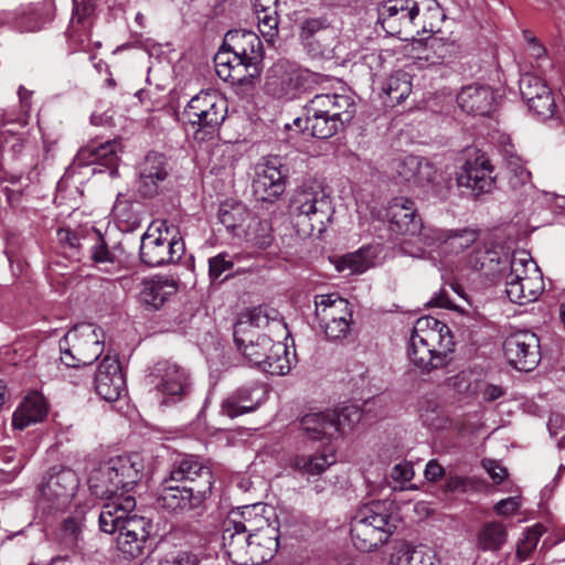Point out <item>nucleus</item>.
<instances>
[{"label": "nucleus", "instance_id": "23", "mask_svg": "<svg viewBox=\"0 0 565 565\" xmlns=\"http://www.w3.org/2000/svg\"><path fill=\"white\" fill-rule=\"evenodd\" d=\"M253 527L250 533L248 562L247 565H259L269 561L278 547L277 530L271 526L268 520L257 513L253 516Z\"/></svg>", "mask_w": 565, "mask_h": 565}, {"label": "nucleus", "instance_id": "28", "mask_svg": "<svg viewBox=\"0 0 565 565\" xmlns=\"http://www.w3.org/2000/svg\"><path fill=\"white\" fill-rule=\"evenodd\" d=\"M120 145L116 140L105 142L90 141L82 147L75 158L78 166H102L110 171V175L117 173Z\"/></svg>", "mask_w": 565, "mask_h": 565}, {"label": "nucleus", "instance_id": "18", "mask_svg": "<svg viewBox=\"0 0 565 565\" xmlns=\"http://www.w3.org/2000/svg\"><path fill=\"white\" fill-rule=\"evenodd\" d=\"M270 324L282 331L286 329V326L278 318L277 310L273 308L258 306L243 313L235 323L233 332L237 349L255 343L256 337H268L267 334L259 333L257 329L266 328Z\"/></svg>", "mask_w": 565, "mask_h": 565}, {"label": "nucleus", "instance_id": "11", "mask_svg": "<svg viewBox=\"0 0 565 565\" xmlns=\"http://www.w3.org/2000/svg\"><path fill=\"white\" fill-rule=\"evenodd\" d=\"M396 181L409 190L428 191L440 201L447 199L450 186L440 185L436 181L437 170L426 159L416 156H406L396 163Z\"/></svg>", "mask_w": 565, "mask_h": 565}, {"label": "nucleus", "instance_id": "57", "mask_svg": "<svg viewBox=\"0 0 565 565\" xmlns=\"http://www.w3.org/2000/svg\"><path fill=\"white\" fill-rule=\"evenodd\" d=\"M352 317H339L332 321L320 322L319 327L329 340L338 341L350 333Z\"/></svg>", "mask_w": 565, "mask_h": 565}, {"label": "nucleus", "instance_id": "15", "mask_svg": "<svg viewBox=\"0 0 565 565\" xmlns=\"http://www.w3.org/2000/svg\"><path fill=\"white\" fill-rule=\"evenodd\" d=\"M78 487L79 479L75 471L54 467L41 487L40 504L49 512L65 511L71 505Z\"/></svg>", "mask_w": 565, "mask_h": 565}, {"label": "nucleus", "instance_id": "33", "mask_svg": "<svg viewBox=\"0 0 565 565\" xmlns=\"http://www.w3.org/2000/svg\"><path fill=\"white\" fill-rule=\"evenodd\" d=\"M96 0H73V11L67 35L70 41L82 46L89 40Z\"/></svg>", "mask_w": 565, "mask_h": 565}, {"label": "nucleus", "instance_id": "1", "mask_svg": "<svg viewBox=\"0 0 565 565\" xmlns=\"http://www.w3.org/2000/svg\"><path fill=\"white\" fill-rule=\"evenodd\" d=\"M136 508L134 497L119 498L103 505L99 514V527L105 533L118 531L117 547L126 558H142L150 551L151 521L130 513Z\"/></svg>", "mask_w": 565, "mask_h": 565}, {"label": "nucleus", "instance_id": "2", "mask_svg": "<svg viewBox=\"0 0 565 565\" xmlns=\"http://www.w3.org/2000/svg\"><path fill=\"white\" fill-rule=\"evenodd\" d=\"M450 329L444 322L433 318H419L413 329L407 355L411 363L423 374L443 369L450 362L454 351Z\"/></svg>", "mask_w": 565, "mask_h": 565}, {"label": "nucleus", "instance_id": "38", "mask_svg": "<svg viewBox=\"0 0 565 565\" xmlns=\"http://www.w3.org/2000/svg\"><path fill=\"white\" fill-rule=\"evenodd\" d=\"M309 102L315 104L318 111H322L321 109L323 108L333 116L343 118L348 124L351 122L356 110L354 98L349 94H317Z\"/></svg>", "mask_w": 565, "mask_h": 565}, {"label": "nucleus", "instance_id": "31", "mask_svg": "<svg viewBox=\"0 0 565 565\" xmlns=\"http://www.w3.org/2000/svg\"><path fill=\"white\" fill-rule=\"evenodd\" d=\"M494 93L486 85H469L462 87L457 95L458 106L467 114L486 116L494 107Z\"/></svg>", "mask_w": 565, "mask_h": 565}, {"label": "nucleus", "instance_id": "26", "mask_svg": "<svg viewBox=\"0 0 565 565\" xmlns=\"http://www.w3.org/2000/svg\"><path fill=\"white\" fill-rule=\"evenodd\" d=\"M126 384L119 362L106 355L95 374V391L106 402H116L125 393Z\"/></svg>", "mask_w": 565, "mask_h": 565}, {"label": "nucleus", "instance_id": "42", "mask_svg": "<svg viewBox=\"0 0 565 565\" xmlns=\"http://www.w3.org/2000/svg\"><path fill=\"white\" fill-rule=\"evenodd\" d=\"M315 306L318 323L332 321L339 317H352V310L348 300L335 294L316 296Z\"/></svg>", "mask_w": 565, "mask_h": 565}, {"label": "nucleus", "instance_id": "27", "mask_svg": "<svg viewBox=\"0 0 565 565\" xmlns=\"http://www.w3.org/2000/svg\"><path fill=\"white\" fill-rule=\"evenodd\" d=\"M390 230L396 234L415 235L420 233L423 224L416 213L415 203L408 198L398 196L390 201L386 209Z\"/></svg>", "mask_w": 565, "mask_h": 565}, {"label": "nucleus", "instance_id": "47", "mask_svg": "<svg viewBox=\"0 0 565 565\" xmlns=\"http://www.w3.org/2000/svg\"><path fill=\"white\" fill-rule=\"evenodd\" d=\"M508 532L497 521L484 523L477 533V546L483 552H497L505 544Z\"/></svg>", "mask_w": 565, "mask_h": 565}, {"label": "nucleus", "instance_id": "32", "mask_svg": "<svg viewBox=\"0 0 565 565\" xmlns=\"http://www.w3.org/2000/svg\"><path fill=\"white\" fill-rule=\"evenodd\" d=\"M321 110L322 111H318L315 107V104L311 102H308L305 106V129L310 131L312 137L320 139L330 138L338 134L340 130H343L348 125L343 118L333 116L331 113L323 108Z\"/></svg>", "mask_w": 565, "mask_h": 565}, {"label": "nucleus", "instance_id": "50", "mask_svg": "<svg viewBox=\"0 0 565 565\" xmlns=\"http://www.w3.org/2000/svg\"><path fill=\"white\" fill-rule=\"evenodd\" d=\"M244 231L239 238H244L260 248H266L271 244V226L267 220H260L254 214Z\"/></svg>", "mask_w": 565, "mask_h": 565}, {"label": "nucleus", "instance_id": "3", "mask_svg": "<svg viewBox=\"0 0 565 565\" xmlns=\"http://www.w3.org/2000/svg\"><path fill=\"white\" fill-rule=\"evenodd\" d=\"M142 470L143 462L138 455L113 457L89 472L88 489L92 495L108 502L127 498L125 493L141 480Z\"/></svg>", "mask_w": 565, "mask_h": 565}, {"label": "nucleus", "instance_id": "4", "mask_svg": "<svg viewBox=\"0 0 565 565\" xmlns=\"http://www.w3.org/2000/svg\"><path fill=\"white\" fill-rule=\"evenodd\" d=\"M289 212L301 236L319 237L326 232L334 212L331 198L319 184H303L289 202Z\"/></svg>", "mask_w": 565, "mask_h": 565}, {"label": "nucleus", "instance_id": "40", "mask_svg": "<svg viewBox=\"0 0 565 565\" xmlns=\"http://www.w3.org/2000/svg\"><path fill=\"white\" fill-rule=\"evenodd\" d=\"M262 390L241 387L222 403V412L228 417H237L254 411L260 401Z\"/></svg>", "mask_w": 565, "mask_h": 565}, {"label": "nucleus", "instance_id": "48", "mask_svg": "<svg viewBox=\"0 0 565 565\" xmlns=\"http://www.w3.org/2000/svg\"><path fill=\"white\" fill-rule=\"evenodd\" d=\"M392 106L404 102L412 93L411 75L404 71H397L386 78L382 87Z\"/></svg>", "mask_w": 565, "mask_h": 565}, {"label": "nucleus", "instance_id": "64", "mask_svg": "<svg viewBox=\"0 0 565 565\" xmlns=\"http://www.w3.org/2000/svg\"><path fill=\"white\" fill-rule=\"evenodd\" d=\"M547 428L551 436L558 438V446L565 448V415L561 413H552Z\"/></svg>", "mask_w": 565, "mask_h": 565}, {"label": "nucleus", "instance_id": "37", "mask_svg": "<svg viewBox=\"0 0 565 565\" xmlns=\"http://www.w3.org/2000/svg\"><path fill=\"white\" fill-rule=\"evenodd\" d=\"M414 18L413 34L435 33L440 30L445 13L436 0H415Z\"/></svg>", "mask_w": 565, "mask_h": 565}, {"label": "nucleus", "instance_id": "8", "mask_svg": "<svg viewBox=\"0 0 565 565\" xmlns=\"http://www.w3.org/2000/svg\"><path fill=\"white\" fill-rule=\"evenodd\" d=\"M321 77L318 73L280 60L268 70L265 90L276 98L294 99L301 90L318 84Z\"/></svg>", "mask_w": 565, "mask_h": 565}, {"label": "nucleus", "instance_id": "17", "mask_svg": "<svg viewBox=\"0 0 565 565\" xmlns=\"http://www.w3.org/2000/svg\"><path fill=\"white\" fill-rule=\"evenodd\" d=\"M504 356L518 371L530 372L541 361L540 340L531 331L510 334L503 342Z\"/></svg>", "mask_w": 565, "mask_h": 565}, {"label": "nucleus", "instance_id": "29", "mask_svg": "<svg viewBox=\"0 0 565 565\" xmlns=\"http://www.w3.org/2000/svg\"><path fill=\"white\" fill-rule=\"evenodd\" d=\"M224 47L233 53V57H241L250 63L256 74V64L263 58V49L260 39L252 31L233 30L228 31L224 36Z\"/></svg>", "mask_w": 565, "mask_h": 565}, {"label": "nucleus", "instance_id": "46", "mask_svg": "<svg viewBox=\"0 0 565 565\" xmlns=\"http://www.w3.org/2000/svg\"><path fill=\"white\" fill-rule=\"evenodd\" d=\"M335 462L332 454L315 452L309 455H296L290 460V466L301 475L318 476Z\"/></svg>", "mask_w": 565, "mask_h": 565}, {"label": "nucleus", "instance_id": "39", "mask_svg": "<svg viewBox=\"0 0 565 565\" xmlns=\"http://www.w3.org/2000/svg\"><path fill=\"white\" fill-rule=\"evenodd\" d=\"M388 565H440V563L430 547L403 543L390 555Z\"/></svg>", "mask_w": 565, "mask_h": 565}, {"label": "nucleus", "instance_id": "49", "mask_svg": "<svg viewBox=\"0 0 565 565\" xmlns=\"http://www.w3.org/2000/svg\"><path fill=\"white\" fill-rule=\"evenodd\" d=\"M90 259L99 270L116 274L121 269V260L109 249L102 236L90 246Z\"/></svg>", "mask_w": 565, "mask_h": 565}, {"label": "nucleus", "instance_id": "7", "mask_svg": "<svg viewBox=\"0 0 565 565\" xmlns=\"http://www.w3.org/2000/svg\"><path fill=\"white\" fill-rule=\"evenodd\" d=\"M60 351L67 366L90 365L103 354V331L93 323L77 324L60 340Z\"/></svg>", "mask_w": 565, "mask_h": 565}, {"label": "nucleus", "instance_id": "10", "mask_svg": "<svg viewBox=\"0 0 565 565\" xmlns=\"http://www.w3.org/2000/svg\"><path fill=\"white\" fill-rule=\"evenodd\" d=\"M479 234L478 230L470 227L458 230L427 228L423 232L426 242L436 244L448 254H459L473 246L476 255H470L468 265L475 270H482L486 267L484 259L488 253L482 250L478 243Z\"/></svg>", "mask_w": 565, "mask_h": 565}, {"label": "nucleus", "instance_id": "12", "mask_svg": "<svg viewBox=\"0 0 565 565\" xmlns=\"http://www.w3.org/2000/svg\"><path fill=\"white\" fill-rule=\"evenodd\" d=\"M259 505L245 507L242 512L233 513L225 522L222 544L227 557L236 565H247L253 516Z\"/></svg>", "mask_w": 565, "mask_h": 565}, {"label": "nucleus", "instance_id": "35", "mask_svg": "<svg viewBox=\"0 0 565 565\" xmlns=\"http://www.w3.org/2000/svg\"><path fill=\"white\" fill-rule=\"evenodd\" d=\"M532 276L522 280H505V292L509 299L518 305H526L535 301L544 290L543 275L541 270H530Z\"/></svg>", "mask_w": 565, "mask_h": 565}, {"label": "nucleus", "instance_id": "44", "mask_svg": "<svg viewBox=\"0 0 565 565\" xmlns=\"http://www.w3.org/2000/svg\"><path fill=\"white\" fill-rule=\"evenodd\" d=\"M177 290V284L170 279L157 278L146 280L140 291V300L153 309H159Z\"/></svg>", "mask_w": 565, "mask_h": 565}, {"label": "nucleus", "instance_id": "58", "mask_svg": "<svg viewBox=\"0 0 565 565\" xmlns=\"http://www.w3.org/2000/svg\"><path fill=\"white\" fill-rule=\"evenodd\" d=\"M234 263L224 253L209 259V276L212 282H222L230 276Z\"/></svg>", "mask_w": 565, "mask_h": 565}, {"label": "nucleus", "instance_id": "22", "mask_svg": "<svg viewBox=\"0 0 565 565\" xmlns=\"http://www.w3.org/2000/svg\"><path fill=\"white\" fill-rule=\"evenodd\" d=\"M414 3L415 0H387L382 4L379 20L388 34L405 40L413 36Z\"/></svg>", "mask_w": 565, "mask_h": 565}, {"label": "nucleus", "instance_id": "24", "mask_svg": "<svg viewBox=\"0 0 565 565\" xmlns=\"http://www.w3.org/2000/svg\"><path fill=\"white\" fill-rule=\"evenodd\" d=\"M169 175L167 158L159 152H149L139 164L138 191L145 198H153L166 188Z\"/></svg>", "mask_w": 565, "mask_h": 565}, {"label": "nucleus", "instance_id": "56", "mask_svg": "<svg viewBox=\"0 0 565 565\" xmlns=\"http://www.w3.org/2000/svg\"><path fill=\"white\" fill-rule=\"evenodd\" d=\"M542 534L543 526L541 524H536L525 530L522 539L519 541L516 545V556L521 561H524L530 556L532 551L536 547Z\"/></svg>", "mask_w": 565, "mask_h": 565}, {"label": "nucleus", "instance_id": "55", "mask_svg": "<svg viewBox=\"0 0 565 565\" xmlns=\"http://www.w3.org/2000/svg\"><path fill=\"white\" fill-rule=\"evenodd\" d=\"M330 29L327 17L307 18L299 24V41L305 42L318 38L321 32Z\"/></svg>", "mask_w": 565, "mask_h": 565}, {"label": "nucleus", "instance_id": "53", "mask_svg": "<svg viewBox=\"0 0 565 565\" xmlns=\"http://www.w3.org/2000/svg\"><path fill=\"white\" fill-rule=\"evenodd\" d=\"M215 71L217 76L223 79H239L237 71L235 68L236 63L233 60V53L227 47L222 45V49L214 56Z\"/></svg>", "mask_w": 565, "mask_h": 565}, {"label": "nucleus", "instance_id": "59", "mask_svg": "<svg viewBox=\"0 0 565 565\" xmlns=\"http://www.w3.org/2000/svg\"><path fill=\"white\" fill-rule=\"evenodd\" d=\"M258 30L268 43H274L278 35L279 14L278 10L274 12H257Z\"/></svg>", "mask_w": 565, "mask_h": 565}, {"label": "nucleus", "instance_id": "14", "mask_svg": "<svg viewBox=\"0 0 565 565\" xmlns=\"http://www.w3.org/2000/svg\"><path fill=\"white\" fill-rule=\"evenodd\" d=\"M209 495L164 478L157 492L158 507L174 515H200Z\"/></svg>", "mask_w": 565, "mask_h": 565}, {"label": "nucleus", "instance_id": "62", "mask_svg": "<svg viewBox=\"0 0 565 565\" xmlns=\"http://www.w3.org/2000/svg\"><path fill=\"white\" fill-rule=\"evenodd\" d=\"M306 53L312 58L330 60L334 57L333 49L322 43L318 38L300 42Z\"/></svg>", "mask_w": 565, "mask_h": 565}, {"label": "nucleus", "instance_id": "41", "mask_svg": "<svg viewBox=\"0 0 565 565\" xmlns=\"http://www.w3.org/2000/svg\"><path fill=\"white\" fill-rule=\"evenodd\" d=\"M300 429L313 440L337 436V427L333 425L332 414L329 411L306 414L300 419Z\"/></svg>", "mask_w": 565, "mask_h": 565}, {"label": "nucleus", "instance_id": "61", "mask_svg": "<svg viewBox=\"0 0 565 565\" xmlns=\"http://www.w3.org/2000/svg\"><path fill=\"white\" fill-rule=\"evenodd\" d=\"M200 559L196 554L188 550H175L167 553L159 565H199Z\"/></svg>", "mask_w": 565, "mask_h": 565}, {"label": "nucleus", "instance_id": "19", "mask_svg": "<svg viewBox=\"0 0 565 565\" xmlns=\"http://www.w3.org/2000/svg\"><path fill=\"white\" fill-rule=\"evenodd\" d=\"M170 481L200 490L205 495L211 494L214 478L210 467L205 466L198 457L188 455L177 459L171 466Z\"/></svg>", "mask_w": 565, "mask_h": 565}, {"label": "nucleus", "instance_id": "52", "mask_svg": "<svg viewBox=\"0 0 565 565\" xmlns=\"http://www.w3.org/2000/svg\"><path fill=\"white\" fill-rule=\"evenodd\" d=\"M540 270L535 262L525 252L514 253L510 264V273L507 275L505 280L516 281L525 277L532 276L530 270Z\"/></svg>", "mask_w": 565, "mask_h": 565}, {"label": "nucleus", "instance_id": "36", "mask_svg": "<svg viewBox=\"0 0 565 565\" xmlns=\"http://www.w3.org/2000/svg\"><path fill=\"white\" fill-rule=\"evenodd\" d=\"M254 213L239 201L227 200L221 203L217 217L225 228L236 237H241L250 223Z\"/></svg>", "mask_w": 565, "mask_h": 565}, {"label": "nucleus", "instance_id": "21", "mask_svg": "<svg viewBox=\"0 0 565 565\" xmlns=\"http://www.w3.org/2000/svg\"><path fill=\"white\" fill-rule=\"evenodd\" d=\"M519 86L522 99L535 116L547 119L554 115L555 99L551 88L542 78L524 74L520 78Z\"/></svg>", "mask_w": 565, "mask_h": 565}, {"label": "nucleus", "instance_id": "45", "mask_svg": "<svg viewBox=\"0 0 565 565\" xmlns=\"http://www.w3.org/2000/svg\"><path fill=\"white\" fill-rule=\"evenodd\" d=\"M375 257V248L367 245L340 257L335 266L339 271L349 270L350 274H362L374 266Z\"/></svg>", "mask_w": 565, "mask_h": 565}, {"label": "nucleus", "instance_id": "60", "mask_svg": "<svg viewBox=\"0 0 565 565\" xmlns=\"http://www.w3.org/2000/svg\"><path fill=\"white\" fill-rule=\"evenodd\" d=\"M82 534V521L79 519L70 516L64 520L61 527L62 543L70 550L77 546Z\"/></svg>", "mask_w": 565, "mask_h": 565}, {"label": "nucleus", "instance_id": "13", "mask_svg": "<svg viewBox=\"0 0 565 565\" xmlns=\"http://www.w3.org/2000/svg\"><path fill=\"white\" fill-rule=\"evenodd\" d=\"M253 365L270 375H285L291 369L289 351L281 341L270 337H256L255 343L238 349Z\"/></svg>", "mask_w": 565, "mask_h": 565}, {"label": "nucleus", "instance_id": "5", "mask_svg": "<svg viewBox=\"0 0 565 565\" xmlns=\"http://www.w3.org/2000/svg\"><path fill=\"white\" fill-rule=\"evenodd\" d=\"M395 529L387 504L372 501L361 507L352 518L351 540L359 551L372 552L385 544Z\"/></svg>", "mask_w": 565, "mask_h": 565}, {"label": "nucleus", "instance_id": "6", "mask_svg": "<svg viewBox=\"0 0 565 565\" xmlns=\"http://www.w3.org/2000/svg\"><path fill=\"white\" fill-rule=\"evenodd\" d=\"M227 114V100L216 90H203L193 96L182 111V121L190 126L196 139L213 135Z\"/></svg>", "mask_w": 565, "mask_h": 565}, {"label": "nucleus", "instance_id": "51", "mask_svg": "<svg viewBox=\"0 0 565 565\" xmlns=\"http://www.w3.org/2000/svg\"><path fill=\"white\" fill-rule=\"evenodd\" d=\"M329 412L332 414V422L337 427V435L352 430L362 418L360 407L353 404L343 405Z\"/></svg>", "mask_w": 565, "mask_h": 565}, {"label": "nucleus", "instance_id": "16", "mask_svg": "<svg viewBox=\"0 0 565 565\" xmlns=\"http://www.w3.org/2000/svg\"><path fill=\"white\" fill-rule=\"evenodd\" d=\"M185 252L182 238L156 236L152 228H148L141 236L140 260L150 267L177 263Z\"/></svg>", "mask_w": 565, "mask_h": 565}, {"label": "nucleus", "instance_id": "43", "mask_svg": "<svg viewBox=\"0 0 565 565\" xmlns=\"http://www.w3.org/2000/svg\"><path fill=\"white\" fill-rule=\"evenodd\" d=\"M54 0H42L28 4L20 17V25L25 31H38L54 18Z\"/></svg>", "mask_w": 565, "mask_h": 565}, {"label": "nucleus", "instance_id": "9", "mask_svg": "<svg viewBox=\"0 0 565 565\" xmlns=\"http://www.w3.org/2000/svg\"><path fill=\"white\" fill-rule=\"evenodd\" d=\"M148 381L163 405L180 402L191 391L189 371L171 360L156 362L150 367Z\"/></svg>", "mask_w": 565, "mask_h": 565}, {"label": "nucleus", "instance_id": "30", "mask_svg": "<svg viewBox=\"0 0 565 565\" xmlns=\"http://www.w3.org/2000/svg\"><path fill=\"white\" fill-rule=\"evenodd\" d=\"M49 414V404L39 392H31L23 397L12 414L11 426L22 431L32 425L45 420Z\"/></svg>", "mask_w": 565, "mask_h": 565}, {"label": "nucleus", "instance_id": "34", "mask_svg": "<svg viewBox=\"0 0 565 565\" xmlns=\"http://www.w3.org/2000/svg\"><path fill=\"white\" fill-rule=\"evenodd\" d=\"M460 54V44L456 40L445 38L438 30L425 39L420 58L429 64H447L458 58Z\"/></svg>", "mask_w": 565, "mask_h": 565}, {"label": "nucleus", "instance_id": "20", "mask_svg": "<svg viewBox=\"0 0 565 565\" xmlns=\"http://www.w3.org/2000/svg\"><path fill=\"white\" fill-rule=\"evenodd\" d=\"M288 169L278 157H270L258 166L253 180L254 195L260 201L273 202L286 189Z\"/></svg>", "mask_w": 565, "mask_h": 565}, {"label": "nucleus", "instance_id": "63", "mask_svg": "<svg viewBox=\"0 0 565 565\" xmlns=\"http://www.w3.org/2000/svg\"><path fill=\"white\" fill-rule=\"evenodd\" d=\"M233 60L236 63L235 68H239L237 71L239 79H227L226 82H231L234 85H248L252 83V81L259 76L260 71L258 67V64H256V74L252 72L250 63L248 61H245L241 57H233Z\"/></svg>", "mask_w": 565, "mask_h": 565}, {"label": "nucleus", "instance_id": "25", "mask_svg": "<svg viewBox=\"0 0 565 565\" xmlns=\"http://www.w3.org/2000/svg\"><path fill=\"white\" fill-rule=\"evenodd\" d=\"M457 183L470 189L475 195L489 193L495 186L493 166L483 154L468 160L458 173Z\"/></svg>", "mask_w": 565, "mask_h": 565}, {"label": "nucleus", "instance_id": "54", "mask_svg": "<svg viewBox=\"0 0 565 565\" xmlns=\"http://www.w3.org/2000/svg\"><path fill=\"white\" fill-rule=\"evenodd\" d=\"M504 160L511 186L518 188L530 181L531 172L519 156L509 154Z\"/></svg>", "mask_w": 565, "mask_h": 565}]
</instances>
